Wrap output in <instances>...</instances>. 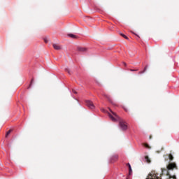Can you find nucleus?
<instances>
[{"instance_id": "nucleus-1", "label": "nucleus", "mask_w": 179, "mask_h": 179, "mask_svg": "<svg viewBox=\"0 0 179 179\" xmlns=\"http://www.w3.org/2000/svg\"><path fill=\"white\" fill-rule=\"evenodd\" d=\"M110 113H108L109 118L113 122H117V121H119V127L122 131H127L128 129V124H127V122H125L124 120L119 117L118 115L113 110H110Z\"/></svg>"}, {"instance_id": "nucleus-2", "label": "nucleus", "mask_w": 179, "mask_h": 179, "mask_svg": "<svg viewBox=\"0 0 179 179\" xmlns=\"http://www.w3.org/2000/svg\"><path fill=\"white\" fill-rule=\"evenodd\" d=\"M173 170H178V167L175 162L169 163L166 166V169H162V171L163 174L166 173V179H177L176 175L171 176V174H170V171H173Z\"/></svg>"}, {"instance_id": "nucleus-3", "label": "nucleus", "mask_w": 179, "mask_h": 179, "mask_svg": "<svg viewBox=\"0 0 179 179\" xmlns=\"http://www.w3.org/2000/svg\"><path fill=\"white\" fill-rule=\"evenodd\" d=\"M146 179H162V178L157 176V173H156V172L152 171V173H149Z\"/></svg>"}, {"instance_id": "nucleus-4", "label": "nucleus", "mask_w": 179, "mask_h": 179, "mask_svg": "<svg viewBox=\"0 0 179 179\" xmlns=\"http://www.w3.org/2000/svg\"><path fill=\"white\" fill-rule=\"evenodd\" d=\"M86 106L89 107V108H91V110H93L94 108V104L92 101H86Z\"/></svg>"}, {"instance_id": "nucleus-5", "label": "nucleus", "mask_w": 179, "mask_h": 179, "mask_svg": "<svg viewBox=\"0 0 179 179\" xmlns=\"http://www.w3.org/2000/svg\"><path fill=\"white\" fill-rule=\"evenodd\" d=\"M77 51L79 52H86L87 51V48L83 47H78Z\"/></svg>"}, {"instance_id": "nucleus-6", "label": "nucleus", "mask_w": 179, "mask_h": 179, "mask_svg": "<svg viewBox=\"0 0 179 179\" xmlns=\"http://www.w3.org/2000/svg\"><path fill=\"white\" fill-rule=\"evenodd\" d=\"M52 47H53V48H54L55 50H61V46H59V45H57V44L54 43V44L52 45Z\"/></svg>"}, {"instance_id": "nucleus-7", "label": "nucleus", "mask_w": 179, "mask_h": 179, "mask_svg": "<svg viewBox=\"0 0 179 179\" xmlns=\"http://www.w3.org/2000/svg\"><path fill=\"white\" fill-rule=\"evenodd\" d=\"M164 157H169L170 162H173L174 160V157H173V155L169 154V155H165Z\"/></svg>"}, {"instance_id": "nucleus-8", "label": "nucleus", "mask_w": 179, "mask_h": 179, "mask_svg": "<svg viewBox=\"0 0 179 179\" xmlns=\"http://www.w3.org/2000/svg\"><path fill=\"white\" fill-rule=\"evenodd\" d=\"M127 166L129 167V174L131 176V174H132V168L131 167V164L128 163Z\"/></svg>"}, {"instance_id": "nucleus-9", "label": "nucleus", "mask_w": 179, "mask_h": 179, "mask_svg": "<svg viewBox=\"0 0 179 179\" xmlns=\"http://www.w3.org/2000/svg\"><path fill=\"white\" fill-rule=\"evenodd\" d=\"M68 37H71V38H78V36L73 34H69Z\"/></svg>"}, {"instance_id": "nucleus-10", "label": "nucleus", "mask_w": 179, "mask_h": 179, "mask_svg": "<svg viewBox=\"0 0 179 179\" xmlns=\"http://www.w3.org/2000/svg\"><path fill=\"white\" fill-rule=\"evenodd\" d=\"M143 146H145L146 149H152V148L148 143H143Z\"/></svg>"}, {"instance_id": "nucleus-11", "label": "nucleus", "mask_w": 179, "mask_h": 179, "mask_svg": "<svg viewBox=\"0 0 179 179\" xmlns=\"http://www.w3.org/2000/svg\"><path fill=\"white\" fill-rule=\"evenodd\" d=\"M145 161L147 162V163H150L151 162L150 158H149L148 156H145Z\"/></svg>"}, {"instance_id": "nucleus-12", "label": "nucleus", "mask_w": 179, "mask_h": 179, "mask_svg": "<svg viewBox=\"0 0 179 179\" xmlns=\"http://www.w3.org/2000/svg\"><path fill=\"white\" fill-rule=\"evenodd\" d=\"M10 132H12V129L8 130L6 134V138H8L9 135L10 134Z\"/></svg>"}, {"instance_id": "nucleus-13", "label": "nucleus", "mask_w": 179, "mask_h": 179, "mask_svg": "<svg viewBox=\"0 0 179 179\" xmlns=\"http://www.w3.org/2000/svg\"><path fill=\"white\" fill-rule=\"evenodd\" d=\"M64 71H65V72H67L69 73V75L71 74V70H69V69L65 68Z\"/></svg>"}, {"instance_id": "nucleus-14", "label": "nucleus", "mask_w": 179, "mask_h": 179, "mask_svg": "<svg viewBox=\"0 0 179 179\" xmlns=\"http://www.w3.org/2000/svg\"><path fill=\"white\" fill-rule=\"evenodd\" d=\"M120 35L122 36V37H124V38H125L126 40H128V38L125 36V34H120Z\"/></svg>"}, {"instance_id": "nucleus-15", "label": "nucleus", "mask_w": 179, "mask_h": 179, "mask_svg": "<svg viewBox=\"0 0 179 179\" xmlns=\"http://www.w3.org/2000/svg\"><path fill=\"white\" fill-rule=\"evenodd\" d=\"M131 72H138V69H130Z\"/></svg>"}, {"instance_id": "nucleus-16", "label": "nucleus", "mask_w": 179, "mask_h": 179, "mask_svg": "<svg viewBox=\"0 0 179 179\" xmlns=\"http://www.w3.org/2000/svg\"><path fill=\"white\" fill-rule=\"evenodd\" d=\"M33 82H34V79L32 78L31 80L29 86H31V85H33Z\"/></svg>"}, {"instance_id": "nucleus-17", "label": "nucleus", "mask_w": 179, "mask_h": 179, "mask_svg": "<svg viewBox=\"0 0 179 179\" xmlns=\"http://www.w3.org/2000/svg\"><path fill=\"white\" fill-rule=\"evenodd\" d=\"M148 69V66H145V67L144 68V69L143 70V72H146V70Z\"/></svg>"}, {"instance_id": "nucleus-18", "label": "nucleus", "mask_w": 179, "mask_h": 179, "mask_svg": "<svg viewBox=\"0 0 179 179\" xmlns=\"http://www.w3.org/2000/svg\"><path fill=\"white\" fill-rule=\"evenodd\" d=\"M142 73H145V72L143 71L138 72V75H142Z\"/></svg>"}, {"instance_id": "nucleus-19", "label": "nucleus", "mask_w": 179, "mask_h": 179, "mask_svg": "<svg viewBox=\"0 0 179 179\" xmlns=\"http://www.w3.org/2000/svg\"><path fill=\"white\" fill-rule=\"evenodd\" d=\"M44 42L47 43H48V40H47L46 38H45V39H44Z\"/></svg>"}, {"instance_id": "nucleus-20", "label": "nucleus", "mask_w": 179, "mask_h": 179, "mask_svg": "<svg viewBox=\"0 0 179 179\" xmlns=\"http://www.w3.org/2000/svg\"><path fill=\"white\" fill-rule=\"evenodd\" d=\"M105 97H106V99H108V100H110V97H108V96L105 95Z\"/></svg>"}, {"instance_id": "nucleus-21", "label": "nucleus", "mask_w": 179, "mask_h": 179, "mask_svg": "<svg viewBox=\"0 0 179 179\" xmlns=\"http://www.w3.org/2000/svg\"><path fill=\"white\" fill-rule=\"evenodd\" d=\"M73 93H74L75 94H76L78 92L75 90H73Z\"/></svg>"}, {"instance_id": "nucleus-22", "label": "nucleus", "mask_w": 179, "mask_h": 179, "mask_svg": "<svg viewBox=\"0 0 179 179\" xmlns=\"http://www.w3.org/2000/svg\"><path fill=\"white\" fill-rule=\"evenodd\" d=\"M150 139H152V135L150 136Z\"/></svg>"}, {"instance_id": "nucleus-23", "label": "nucleus", "mask_w": 179, "mask_h": 179, "mask_svg": "<svg viewBox=\"0 0 179 179\" xmlns=\"http://www.w3.org/2000/svg\"><path fill=\"white\" fill-rule=\"evenodd\" d=\"M127 179H128V178H127Z\"/></svg>"}]
</instances>
